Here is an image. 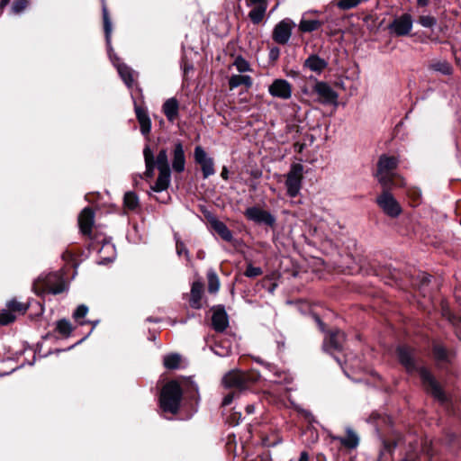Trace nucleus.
I'll return each instance as SVG.
<instances>
[{"label": "nucleus", "instance_id": "obj_1", "mask_svg": "<svg viewBox=\"0 0 461 461\" xmlns=\"http://www.w3.org/2000/svg\"><path fill=\"white\" fill-rule=\"evenodd\" d=\"M398 163L397 158L393 156L382 155L379 158L375 177L384 188L398 185L396 179L400 176L395 173Z\"/></svg>", "mask_w": 461, "mask_h": 461}, {"label": "nucleus", "instance_id": "obj_2", "mask_svg": "<svg viewBox=\"0 0 461 461\" xmlns=\"http://www.w3.org/2000/svg\"><path fill=\"white\" fill-rule=\"evenodd\" d=\"M182 399V389L176 381L167 383L160 394V406L164 411L176 413Z\"/></svg>", "mask_w": 461, "mask_h": 461}, {"label": "nucleus", "instance_id": "obj_3", "mask_svg": "<svg viewBox=\"0 0 461 461\" xmlns=\"http://www.w3.org/2000/svg\"><path fill=\"white\" fill-rule=\"evenodd\" d=\"M303 177V167L302 164H293L287 173L285 186L287 194L291 197H295L301 189Z\"/></svg>", "mask_w": 461, "mask_h": 461}, {"label": "nucleus", "instance_id": "obj_4", "mask_svg": "<svg viewBox=\"0 0 461 461\" xmlns=\"http://www.w3.org/2000/svg\"><path fill=\"white\" fill-rule=\"evenodd\" d=\"M245 216L258 224H265L272 227L276 222V218L267 211L259 207H249L245 211Z\"/></svg>", "mask_w": 461, "mask_h": 461}, {"label": "nucleus", "instance_id": "obj_5", "mask_svg": "<svg viewBox=\"0 0 461 461\" xmlns=\"http://www.w3.org/2000/svg\"><path fill=\"white\" fill-rule=\"evenodd\" d=\"M294 23L290 19H285L277 23L274 29L273 39L278 44H285L291 38Z\"/></svg>", "mask_w": 461, "mask_h": 461}, {"label": "nucleus", "instance_id": "obj_6", "mask_svg": "<svg viewBox=\"0 0 461 461\" xmlns=\"http://www.w3.org/2000/svg\"><path fill=\"white\" fill-rule=\"evenodd\" d=\"M376 202L382 210L391 217H396L401 213V207L389 192H384Z\"/></svg>", "mask_w": 461, "mask_h": 461}, {"label": "nucleus", "instance_id": "obj_7", "mask_svg": "<svg viewBox=\"0 0 461 461\" xmlns=\"http://www.w3.org/2000/svg\"><path fill=\"white\" fill-rule=\"evenodd\" d=\"M419 372L426 390L438 401H445V395L440 386L435 381L430 373L425 368H420Z\"/></svg>", "mask_w": 461, "mask_h": 461}, {"label": "nucleus", "instance_id": "obj_8", "mask_svg": "<svg viewBox=\"0 0 461 461\" xmlns=\"http://www.w3.org/2000/svg\"><path fill=\"white\" fill-rule=\"evenodd\" d=\"M412 18L409 14L397 17L389 25L390 31L397 36H404L410 33L412 29Z\"/></svg>", "mask_w": 461, "mask_h": 461}, {"label": "nucleus", "instance_id": "obj_9", "mask_svg": "<svg viewBox=\"0 0 461 461\" xmlns=\"http://www.w3.org/2000/svg\"><path fill=\"white\" fill-rule=\"evenodd\" d=\"M268 92L273 97L287 100L292 96V85L285 79H275Z\"/></svg>", "mask_w": 461, "mask_h": 461}, {"label": "nucleus", "instance_id": "obj_10", "mask_svg": "<svg viewBox=\"0 0 461 461\" xmlns=\"http://www.w3.org/2000/svg\"><path fill=\"white\" fill-rule=\"evenodd\" d=\"M42 282L43 292L58 294L65 291L66 285L58 274H50L44 279L39 280V285Z\"/></svg>", "mask_w": 461, "mask_h": 461}, {"label": "nucleus", "instance_id": "obj_11", "mask_svg": "<svg viewBox=\"0 0 461 461\" xmlns=\"http://www.w3.org/2000/svg\"><path fill=\"white\" fill-rule=\"evenodd\" d=\"M195 161L201 166L203 176L204 178L214 175L213 160L208 157L204 149L198 146L194 149Z\"/></svg>", "mask_w": 461, "mask_h": 461}, {"label": "nucleus", "instance_id": "obj_12", "mask_svg": "<svg viewBox=\"0 0 461 461\" xmlns=\"http://www.w3.org/2000/svg\"><path fill=\"white\" fill-rule=\"evenodd\" d=\"M249 382V375L237 370L226 374L222 379L225 387L244 388Z\"/></svg>", "mask_w": 461, "mask_h": 461}, {"label": "nucleus", "instance_id": "obj_13", "mask_svg": "<svg viewBox=\"0 0 461 461\" xmlns=\"http://www.w3.org/2000/svg\"><path fill=\"white\" fill-rule=\"evenodd\" d=\"M323 104H336L338 99L337 93L326 83L317 82L313 88Z\"/></svg>", "mask_w": 461, "mask_h": 461}, {"label": "nucleus", "instance_id": "obj_14", "mask_svg": "<svg viewBox=\"0 0 461 461\" xmlns=\"http://www.w3.org/2000/svg\"><path fill=\"white\" fill-rule=\"evenodd\" d=\"M249 5L252 7L249 14L250 20L254 23H260L267 8V0H249Z\"/></svg>", "mask_w": 461, "mask_h": 461}, {"label": "nucleus", "instance_id": "obj_15", "mask_svg": "<svg viewBox=\"0 0 461 461\" xmlns=\"http://www.w3.org/2000/svg\"><path fill=\"white\" fill-rule=\"evenodd\" d=\"M345 341V334L341 330H335L331 332L328 338L325 339L323 348L325 350H341Z\"/></svg>", "mask_w": 461, "mask_h": 461}, {"label": "nucleus", "instance_id": "obj_16", "mask_svg": "<svg viewBox=\"0 0 461 461\" xmlns=\"http://www.w3.org/2000/svg\"><path fill=\"white\" fill-rule=\"evenodd\" d=\"M185 166V157L183 145L180 142L175 144L173 151L172 167L176 172H183Z\"/></svg>", "mask_w": 461, "mask_h": 461}, {"label": "nucleus", "instance_id": "obj_17", "mask_svg": "<svg viewBox=\"0 0 461 461\" xmlns=\"http://www.w3.org/2000/svg\"><path fill=\"white\" fill-rule=\"evenodd\" d=\"M78 223L83 233L88 234L91 232L94 223V212L90 208H85L78 217Z\"/></svg>", "mask_w": 461, "mask_h": 461}, {"label": "nucleus", "instance_id": "obj_18", "mask_svg": "<svg viewBox=\"0 0 461 461\" xmlns=\"http://www.w3.org/2000/svg\"><path fill=\"white\" fill-rule=\"evenodd\" d=\"M212 326L217 331H223L229 324L228 316L223 309H216L212 317Z\"/></svg>", "mask_w": 461, "mask_h": 461}, {"label": "nucleus", "instance_id": "obj_19", "mask_svg": "<svg viewBox=\"0 0 461 461\" xmlns=\"http://www.w3.org/2000/svg\"><path fill=\"white\" fill-rule=\"evenodd\" d=\"M179 104L174 97L166 100L162 110L169 122H174L178 116Z\"/></svg>", "mask_w": 461, "mask_h": 461}, {"label": "nucleus", "instance_id": "obj_20", "mask_svg": "<svg viewBox=\"0 0 461 461\" xmlns=\"http://www.w3.org/2000/svg\"><path fill=\"white\" fill-rule=\"evenodd\" d=\"M135 113L140 126L141 133L144 135L149 133L151 129V122L147 112L141 107L135 105Z\"/></svg>", "mask_w": 461, "mask_h": 461}, {"label": "nucleus", "instance_id": "obj_21", "mask_svg": "<svg viewBox=\"0 0 461 461\" xmlns=\"http://www.w3.org/2000/svg\"><path fill=\"white\" fill-rule=\"evenodd\" d=\"M171 179L170 169H161L158 170V176L152 186V190L155 192H162L169 186Z\"/></svg>", "mask_w": 461, "mask_h": 461}, {"label": "nucleus", "instance_id": "obj_22", "mask_svg": "<svg viewBox=\"0 0 461 461\" xmlns=\"http://www.w3.org/2000/svg\"><path fill=\"white\" fill-rule=\"evenodd\" d=\"M327 65L328 63L323 59L316 55L310 56L304 62L306 68L316 73H321Z\"/></svg>", "mask_w": 461, "mask_h": 461}, {"label": "nucleus", "instance_id": "obj_23", "mask_svg": "<svg viewBox=\"0 0 461 461\" xmlns=\"http://www.w3.org/2000/svg\"><path fill=\"white\" fill-rule=\"evenodd\" d=\"M203 293V285L200 282H194L191 289L190 305L194 309L201 307V299Z\"/></svg>", "mask_w": 461, "mask_h": 461}, {"label": "nucleus", "instance_id": "obj_24", "mask_svg": "<svg viewBox=\"0 0 461 461\" xmlns=\"http://www.w3.org/2000/svg\"><path fill=\"white\" fill-rule=\"evenodd\" d=\"M334 439L348 448H355L359 442L357 435L351 429H347V437H335Z\"/></svg>", "mask_w": 461, "mask_h": 461}, {"label": "nucleus", "instance_id": "obj_25", "mask_svg": "<svg viewBox=\"0 0 461 461\" xmlns=\"http://www.w3.org/2000/svg\"><path fill=\"white\" fill-rule=\"evenodd\" d=\"M397 354L400 362L408 369L411 370L413 367L411 352L409 348L406 347H399L397 349Z\"/></svg>", "mask_w": 461, "mask_h": 461}, {"label": "nucleus", "instance_id": "obj_26", "mask_svg": "<svg viewBox=\"0 0 461 461\" xmlns=\"http://www.w3.org/2000/svg\"><path fill=\"white\" fill-rule=\"evenodd\" d=\"M211 225L212 227L213 228V230L224 240H227V241H230L232 239V235H231V232L229 230V229L227 228V226L216 220V219H212L211 221Z\"/></svg>", "mask_w": 461, "mask_h": 461}, {"label": "nucleus", "instance_id": "obj_27", "mask_svg": "<svg viewBox=\"0 0 461 461\" xmlns=\"http://www.w3.org/2000/svg\"><path fill=\"white\" fill-rule=\"evenodd\" d=\"M143 156L145 159V165H146V176L149 177H152L154 175V168H155V161H154V156L153 153L149 146L145 147L143 150Z\"/></svg>", "mask_w": 461, "mask_h": 461}, {"label": "nucleus", "instance_id": "obj_28", "mask_svg": "<svg viewBox=\"0 0 461 461\" xmlns=\"http://www.w3.org/2000/svg\"><path fill=\"white\" fill-rule=\"evenodd\" d=\"M229 85L230 89L236 88L241 85L250 87L252 86V79L247 75H233L229 80Z\"/></svg>", "mask_w": 461, "mask_h": 461}, {"label": "nucleus", "instance_id": "obj_29", "mask_svg": "<svg viewBox=\"0 0 461 461\" xmlns=\"http://www.w3.org/2000/svg\"><path fill=\"white\" fill-rule=\"evenodd\" d=\"M118 73L121 76L122 79L127 85V86H131L133 83V75L132 70L124 64H115Z\"/></svg>", "mask_w": 461, "mask_h": 461}, {"label": "nucleus", "instance_id": "obj_30", "mask_svg": "<svg viewBox=\"0 0 461 461\" xmlns=\"http://www.w3.org/2000/svg\"><path fill=\"white\" fill-rule=\"evenodd\" d=\"M321 25L319 20H305L303 19L299 23V29L303 32H311L318 30Z\"/></svg>", "mask_w": 461, "mask_h": 461}, {"label": "nucleus", "instance_id": "obj_31", "mask_svg": "<svg viewBox=\"0 0 461 461\" xmlns=\"http://www.w3.org/2000/svg\"><path fill=\"white\" fill-rule=\"evenodd\" d=\"M208 279V291L212 294H215L220 289V280L218 276L213 270H210L207 274Z\"/></svg>", "mask_w": 461, "mask_h": 461}, {"label": "nucleus", "instance_id": "obj_32", "mask_svg": "<svg viewBox=\"0 0 461 461\" xmlns=\"http://www.w3.org/2000/svg\"><path fill=\"white\" fill-rule=\"evenodd\" d=\"M155 163L158 170L170 169L167 149H163L158 152Z\"/></svg>", "mask_w": 461, "mask_h": 461}, {"label": "nucleus", "instance_id": "obj_33", "mask_svg": "<svg viewBox=\"0 0 461 461\" xmlns=\"http://www.w3.org/2000/svg\"><path fill=\"white\" fill-rule=\"evenodd\" d=\"M103 18H104V26L105 32L106 42L108 45L111 43V34H112V23L110 21L108 12L106 6L103 5Z\"/></svg>", "mask_w": 461, "mask_h": 461}, {"label": "nucleus", "instance_id": "obj_34", "mask_svg": "<svg viewBox=\"0 0 461 461\" xmlns=\"http://www.w3.org/2000/svg\"><path fill=\"white\" fill-rule=\"evenodd\" d=\"M181 357L178 354H170L164 357V366L168 369H176L179 366Z\"/></svg>", "mask_w": 461, "mask_h": 461}, {"label": "nucleus", "instance_id": "obj_35", "mask_svg": "<svg viewBox=\"0 0 461 461\" xmlns=\"http://www.w3.org/2000/svg\"><path fill=\"white\" fill-rule=\"evenodd\" d=\"M124 205L130 210H135L139 205L138 196L132 192L126 193L124 195Z\"/></svg>", "mask_w": 461, "mask_h": 461}, {"label": "nucleus", "instance_id": "obj_36", "mask_svg": "<svg viewBox=\"0 0 461 461\" xmlns=\"http://www.w3.org/2000/svg\"><path fill=\"white\" fill-rule=\"evenodd\" d=\"M7 308L13 313L18 312V313L23 314L27 311L28 306L26 304L17 302L15 300H12L7 303Z\"/></svg>", "mask_w": 461, "mask_h": 461}, {"label": "nucleus", "instance_id": "obj_37", "mask_svg": "<svg viewBox=\"0 0 461 461\" xmlns=\"http://www.w3.org/2000/svg\"><path fill=\"white\" fill-rule=\"evenodd\" d=\"M15 320L14 313L11 312L10 310L4 309L0 311V324L7 325Z\"/></svg>", "mask_w": 461, "mask_h": 461}, {"label": "nucleus", "instance_id": "obj_38", "mask_svg": "<svg viewBox=\"0 0 461 461\" xmlns=\"http://www.w3.org/2000/svg\"><path fill=\"white\" fill-rule=\"evenodd\" d=\"M418 22L425 28H433L437 24V19L431 15H421Z\"/></svg>", "mask_w": 461, "mask_h": 461}, {"label": "nucleus", "instance_id": "obj_39", "mask_svg": "<svg viewBox=\"0 0 461 461\" xmlns=\"http://www.w3.org/2000/svg\"><path fill=\"white\" fill-rule=\"evenodd\" d=\"M57 330L63 335H68L72 330V327L68 321L61 320L57 323Z\"/></svg>", "mask_w": 461, "mask_h": 461}, {"label": "nucleus", "instance_id": "obj_40", "mask_svg": "<svg viewBox=\"0 0 461 461\" xmlns=\"http://www.w3.org/2000/svg\"><path fill=\"white\" fill-rule=\"evenodd\" d=\"M234 66L236 67L237 70L241 73L250 69L249 62L240 57L235 59Z\"/></svg>", "mask_w": 461, "mask_h": 461}, {"label": "nucleus", "instance_id": "obj_41", "mask_svg": "<svg viewBox=\"0 0 461 461\" xmlns=\"http://www.w3.org/2000/svg\"><path fill=\"white\" fill-rule=\"evenodd\" d=\"M432 68L436 71H439L442 74L447 75L451 73V67L447 62H438L432 65Z\"/></svg>", "mask_w": 461, "mask_h": 461}, {"label": "nucleus", "instance_id": "obj_42", "mask_svg": "<svg viewBox=\"0 0 461 461\" xmlns=\"http://www.w3.org/2000/svg\"><path fill=\"white\" fill-rule=\"evenodd\" d=\"M360 2L361 0H339V6L344 10L350 9L356 7Z\"/></svg>", "mask_w": 461, "mask_h": 461}, {"label": "nucleus", "instance_id": "obj_43", "mask_svg": "<svg viewBox=\"0 0 461 461\" xmlns=\"http://www.w3.org/2000/svg\"><path fill=\"white\" fill-rule=\"evenodd\" d=\"M261 274H262L261 268L253 267L252 265H249L247 267V270L245 272V276L248 277H256L258 276H260Z\"/></svg>", "mask_w": 461, "mask_h": 461}, {"label": "nucleus", "instance_id": "obj_44", "mask_svg": "<svg viewBox=\"0 0 461 461\" xmlns=\"http://www.w3.org/2000/svg\"><path fill=\"white\" fill-rule=\"evenodd\" d=\"M88 312V308L87 306L82 304V305H79L77 310L75 311V312L73 313V317L74 319L76 320H79L80 318H83L86 315Z\"/></svg>", "mask_w": 461, "mask_h": 461}, {"label": "nucleus", "instance_id": "obj_45", "mask_svg": "<svg viewBox=\"0 0 461 461\" xmlns=\"http://www.w3.org/2000/svg\"><path fill=\"white\" fill-rule=\"evenodd\" d=\"M28 1L27 0H17L14 5H13V11L15 14L21 13L23 11L27 6Z\"/></svg>", "mask_w": 461, "mask_h": 461}, {"label": "nucleus", "instance_id": "obj_46", "mask_svg": "<svg viewBox=\"0 0 461 461\" xmlns=\"http://www.w3.org/2000/svg\"><path fill=\"white\" fill-rule=\"evenodd\" d=\"M434 355L438 359H445L447 357L446 349L441 346H437L434 348Z\"/></svg>", "mask_w": 461, "mask_h": 461}, {"label": "nucleus", "instance_id": "obj_47", "mask_svg": "<svg viewBox=\"0 0 461 461\" xmlns=\"http://www.w3.org/2000/svg\"><path fill=\"white\" fill-rule=\"evenodd\" d=\"M233 393H229L227 394L223 400H222V405L226 406V405H229L231 403V402L233 401Z\"/></svg>", "mask_w": 461, "mask_h": 461}, {"label": "nucleus", "instance_id": "obj_48", "mask_svg": "<svg viewBox=\"0 0 461 461\" xmlns=\"http://www.w3.org/2000/svg\"><path fill=\"white\" fill-rule=\"evenodd\" d=\"M176 252L178 255H181L185 252V255H187V251L185 250L184 245L182 243H176Z\"/></svg>", "mask_w": 461, "mask_h": 461}, {"label": "nucleus", "instance_id": "obj_49", "mask_svg": "<svg viewBox=\"0 0 461 461\" xmlns=\"http://www.w3.org/2000/svg\"><path fill=\"white\" fill-rule=\"evenodd\" d=\"M309 456L306 452H302L298 461H308Z\"/></svg>", "mask_w": 461, "mask_h": 461}, {"label": "nucleus", "instance_id": "obj_50", "mask_svg": "<svg viewBox=\"0 0 461 461\" xmlns=\"http://www.w3.org/2000/svg\"><path fill=\"white\" fill-rule=\"evenodd\" d=\"M221 176L223 179L228 178V169L225 167L222 168Z\"/></svg>", "mask_w": 461, "mask_h": 461}, {"label": "nucleus", "instance_id": "obj_51", "mask_svg": "<svg viewBox=\"0 0 461 461\" xmlns=\"http://www.w3.org/2000/svg\"><path fill=\"white\" fill-rule=\"evenodd\" d=\"M246 411H247V412H248L249 414H251V413H253V412H254V411H255V407H254L253 405H248V406L246 407Z\"/></svg>", "mask_w": 461, "mask_h": 461}, {"label": "nucleus", "instance_id": "obj_52", "mask_svg": "<svg viewBox=\"0 0 461 461\" xmlns=\"http://www.w3.org/2000/svg\"><path fill=\"white\" fill-rule=\"evenodd\" d=\"M429 0H417L418 4H419L420 5H422V6L427 5H428V3H429Z\"/></svg>", "mask_w": 461, "mask_h": 461}, {"label": "nucleus", "instance_id": "obj_53", "mask_svg": "<svg viewBox=\"0 0 461 461\" xmlns=\"http://www.w3.org/2000/svg\"><path fill=\"white\" fill-rule=\"evenodd\" d=\"M316 321H317V322H318V324L320 326V329L321 330H323L324 328H323V323L321 322V321L318 317H316Z\"/></svg>", "mask_w": 461, "mask_h": 461}, {"label": "nucleus", "instance_id": "obj_54", "mask_svg": "<svg viewBox=\"0 0 461 461\" xmlns=\"http://www.w3.org/2000/svg\"><path fill=\"white\" fill-rule=\"evenodd\" d=\"M190 387L192 388V390H194V392H197V390H198L196 384H194L191 381H190Z\"/></svg>", "mask_w": 461, "mask_h": 461}, {"label": "nucleus", "instance_id": "obj_55", "mask_svg": "<svg viewBox=\"0 0 461 461\" xmlns=\"http://www.w3.org/2000/svg\"><path fill=\"white\" fill-rule=\"evenodd\" d=\"M9 1H10V0H2V1H1V4H0L1 7H3V6H5V5H6L9 3Z\"/></svg>", "mask_w": 461, "mask_h": 461}, {"label": "nucleus", "instance_id": "obj_56", "mask_svg": "<svg viewBox=\"0 0 461 461\" xmlns=\"http://www.w3.org/2000/svg\"><path fill=\"white\" fill-rule=\"evenodd\" d=\"M424 279H425V281L429 282V276H424Z\"/></svg>", "mask_w": 461, "mask_h": 461}]
</instances>
